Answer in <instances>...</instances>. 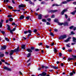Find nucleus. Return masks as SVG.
Instances as JSON below:
<instances>
[{
    "label": "nucleus",
    "instance_id": "1",
    "mask_svg": "<svg viewBox=\"0 0 76 76\" xmlns=\"http://www.w3.org/2000/svg\"><path fill=\"white\" fill-rule=\"evenodd\" d=\"M67 37V36L66 35L61 36L58 38L59 39H64Z\"/></svg>",
    "mask_w": 76,
    "mask_h": 76
},
{
    "label": "nucleus",
    "instance_id": "2",
    "mask_svg": "<svg viewBox=\"0 0 76 76\" xmlns=\"http://www.w3.org/2000/svg\"><path fill=\"white\" fill-rule=\"evenodd\" d=\"M72 41L74 43H72V45H73L75 44H76V38H75V37H73L72 38Z\"/></svg>",
    "mask_w": 76,
    "mask_h": 76
},
{
    "label": "nucleus",
    "instance_id": "3",
    "mask_svg": "<svg viewBox=\"0 0 76 76\" xmlns=\"http://www.w3.org/2000/svg\"><path fill=\"white\" fill-rule=\"evenodd\" d=\"M28 33H29L30 34H31L32 33V31L30 30H28V31H25L24 32V34H28Z\"/></svg>",
    "mask_w": 76,
    "mask_h": 76
},
{
    "label": "nucleus",
    "instance_id": "4",
    "mask_svg": "<svg viewBox=\"0 0 76 76\" xmlns=\"http://www.w3.org/2000/svg\"><path fill=\"white\" fill-rule=\"evenodd\" d=\"M20 50L19 49V46H18L17 48H15V49L14 50V52H19V51H20Z\"/></svg>",
    "mask_w": 76,
    "mask_h": 76
},
{
    "label": "nucleus",
    "instance_id": "5",
    "mask_svg": "<svg viewBox=\"0 0 76 76\" xmlns=\"http://www.w3.org/2000/svg\"><path fill=\"white\" fill-rule=\"evenodd\" d=\"M67 12V9H64L61 12V15H63L64 14V12Z\"/></svg>",
    "mask_w": 76,
    "mask_h": 76
},
{
    "label": "nucleus",
    "instance_id": "6",
    "mask_svg": "<svg viewBox=\"0 0 76 76\" xmlns=\"http://www.w3.org/2000/svg\"><path fill=\"white\" fill-rule=\"evenodd\" d=\"M4 69L5 70H8V71H11V69L7 67V66H4Z\"/></svg>",
    "mask_w": 76,
    "mask_h": 76
},
{
    "label": "nucleus",
    "instance_id": "7",
    "mask_svg": "<svg viewBox=\"0 0 76 76\" xmlns=\"http://www.w3.org/2000/svg\"><path fill=\"white\" fill-rule=\"evenodd\" d=\"M47 75V73L45 72H43L42 74H39V75L42 76H45Z\"/></svg>",
    "mask_w": 76,
    "mask_h": 76
},
{
    "label": "nucleus",
    "instance_id": "8",
    "mask_svg": "<svg viewBox=\"0 0 76 76\" xmlns=\"http://www.w3.org/2000/svg\"><path fill=\"white\" fill-rule=\"evenodd\" d=\"M14 52H15L14 51V50H11L10 52V56H12V54H13V53H14Z\"/></svg>",
    "mask_w": 76,
    "mask_h": 76
},
{
    "label": "nucleus",
    "instance_id": "9",
    "mask_svg": "<svg viewBox=\"0 0 76 76\" xmlns=\"http://www.w3.org/2000/svg\"><path fill=\"white\" fill-rule=\"evenodd\" d=\"M6 48V46L4 45L3 46H1V50H5Z\"/></svg>",
    "mask_w": 76,
    "mask_h": 76
},
{
    "label": "nucleus",
    "instance_id": "10",
    "mask_svg": "<svg viewBox=\"0 0 76 76\" xmlns=\"http://www.w3.org/2000/svg\"><path fill=\"white\" fill-rule=\"evenodd\" d=\"M25 5L23 4H21V5H19V8L20 9V7H25Z\"/></svg>",
    "mask_w": 76,
    "mask_h": 76
},
{
    "label": "nucleus",
    "instance_id": "11",
    "mask_svg": "<svg viewBox=\"0 0 76 76\" xmlns=\"http://www.w3.org/2000/svg\"><path fill=\"white\" fill-rule=\"evenodd\" d=\"M58 12L57 10H51L50 11V12H51V13H55V12Z\"/></svg>",
    "mask_w": 76,
    "mask_h": 76
},
{
    "label": "nucleus",
    "instance_id": "12",
    "mask_svg": "<svg viewBox=\"0 0 76 76\" xmlns=\"http://www.w3.org/2000/svg\"><path fill=\"white\" fill-rule=\"evenodd\" d=\"M51 67L52 68H53L54 69H58V66H51Z\"/></svg>",
    "mask_w": 76,
    "mask_h": 76
},
{
    "label": "nucleus",
    "instance_id": "13",
    "mask_svg": "<svg viewBox=\"0 0 76 76\" xmlns=\"http://www.w3.org/2000/svg\"><path fill=\"white\" fill-rule=\"evenodd\" d=\"M25 46H26L25 45H21V48H22V49H25Z\"/></svg>",
    "mask_w": 76,
    "mask_h": 76
},
{
    "label": "nucleus",
    "instance_id": "14",
    "mask_svg": "<svg viewBox=\"0 0 76 76\" xmlns=\"http://www.w3.org/2000/svg\"><path fill=\"white\" fill-rule=\"evenodd\" d=\"M38 19H42V15L39 14L38 16Z\"/></svg>",
    "mask_w": 76,
    "mask_h": 76
},
{
    "label": "nucleus",
    "instance_id": "15",
    "mask_svg": "<svg viewBox=\"0 0 76 76\" xmlns=\"http://www.w3.org/2000/svg\"><path fill=\"white\" fill-rule=\"evenodd\" d=\"M27 51H28V52H29V53H32V50L29 48L27 49Z\"/></svg>",
    "mask_w": 76,
    "mask_h": 76
},
{
    "label": "nucleus",
    "instance_id": "16",
    "mask_svg": "<svg viewBox=\"0 0 76 76\" xmlns=\"http://www.w3.org/2000/svg\"><path fill=\"white\" fill-rule=\"evenodd\" d=\"M24 18H25V17L23 15H21L20 17V19H23Z\"/></svg>",
    "mask_w": 76,
    "mask_h": 76
},
{
    "label": "nucleus",
    "instance_id": "17",
    "mask_svg": "<svg viewBox=\"0 0 76 76\" xmlns=\"http://www.w3.org/2000/svg\"><path fill=\"white\" fill-rule=\"evenodd\" d=\"M68 23H69L65 22L64 23V26H68Z\"/></svg>",
    "mask_w": 76,
    "mask_h": 76
},
{
    "label": "nucleus",
    "instance_id": "18",
    "mask_svg": "<svg viewBox=\"0 0 76 76\" xmlns=\"http://www.w3.org/2000/svg\"><path fill=\"white\" fill-rule=\"evenodd\" d=\"M73 60V58H68V61H70V60Z\"/></svg>",
    "mask_w": 76,
    "mask_h": 76
},
{
    "label": "nucleus",
    "instance_id": "19",
    "mask_svg": "<svg viewBox=\"0 0 76 76\" xmlns=\"http://www.w3.org/2000/svg\"><path fill=\"white\" fill-rule=\"evenodd\" d=\"M58 25H60L61 26V25H64V23H60L58 22Z\"/></svg>",
    "mask_w": 76,
    "mask_h": 76
},
{
    "label": "nucleus",
    "instance_id": "20",
    "mask_svg": "<svg viewBox=\"0 0 76 76\" xmlns=\"http://www.w3.org/2000/svg\"><path fill=\"white\" fill-rule=\"evenodd\" d=\"M70 13L71 14H72V15H75V13H76V12L74 11L73 12H71Z\"/></svg>",
    "mask_w": 76,
    "mask_h": 76
},
{
    "label": "nucleus",
    "instance_id": "21",
    "mask_svg": "<svg viewBox=\"0 0 76 76\" xmlns=\"http://www.w3.org/2000/svg\"><path fill=\"white\" fill-rule=\"evenodd\" d=\"M7 26L8 27V29L10 31V27L9 25H7Z\"/></svg>",
    "mask_w": 76,
    "mask_h": 76
},
{
    "label": "nucleus",
    "instance_id": "22",
    "mask_svg": "<svg viewBox=\"0 0 76 76\" xmlns=\"http://www.w3.org/2000/svg\"><path fill=\"white\" fill-rule=\"evenodd\" d=\"M12 11H14V12H20V10H13Z\"/></svg>",
    "mask_w": 76,
    "mask_h": 76
},
{
    "label": "nucleus",
    "instance_id": "23",
    "mask_svg": "<svg viewBox=\"0 0 76 76\" xmlns=\"http://www.w3.org/2000/svg\"><path fill=\"white\" fill-rule=\"evenodd\" d=\"M13 20V19L12 18H10L9 19V20L10 21V22H12Z\"/></svg>",
    "mask_w": 76,
    "mask_h": 76
},
{
    "label": "nucleus",
    "instance_id": "24",
    "mask_svg": "<svg viewBox=\"0 0 76 76\" xmlns=\"http://www.w3.org/2000/svg\"><path fill=\"white\" fill-rule=\"evenodd\" d=\"M53 51L54 52H55V53H57V49H56V48H54Z\"/></svg>",
    "mask_w": 76,
    "mask_h": 76
},
{
    "label": "nucleus",
    "instance_id": "25",
    "mask_svg": "<svg viewBox=\"0 0 76 76\" xmlns=\"http://www.w3.org/2000/svg\"><path fill=\"white\" fill-rule=\"evenodd\" d=\"M54 21L55 22H56L57 23H58V20L57 19H55L54 20Z\"/></svg>",
    "mask_w": 76,
    "mask_h": 76
},
{
    "label": "nucleus",
    "instance_id": "26",
    "mask_svg": "<svg viewBox=\"0 0 76 76\" xmlns=\"http://www.w3.org/2000/svg\"><path fill=\"white\" fill-rule=\"evenodd\" d=\"M4 56V54H1L0 53V57H2Z\"/></svg>",
    "mask_w": 76,
    "mask_h": 76
},
{
    "label": "nucleus",
    "instance_id": "27",
    "mask_svg": "<svg viewBox=\"0 0 76 76\" xmlns=\"http://www.w3.org/2000/svg\"><path fill=\"white\" fill-rule=\"evenodd\" d=\"M67 1H64L62 2V4H67Z\"/></svg>",
    "mask_w": 76,
    "mask_h": 76
},
{
    "label": "nucleus",
    "instance_id": "28",
    "mask_svg": "<svg viewBox=\"0 0 76 76\" xmlns=\"http://www.w3.org/2000/svg\"><path fill=\"white\" fill-rule=\"evenodd\" d=\"M42 22H47V20H45V19H43L42 20Z\"/></svg>",
    "mask_w": 76,
    "mask_h": 76
},
{
    "label": "nucleus",
    "instance_id": "29",
    "mask_svg": "<svg viewBox=\"0 0 76 76\" xmlns=\"http://www.w3.org/2000/svg\"><path fill=\"white\" fill-rule=\"evenodd\" d=\"M10 31L11 34H13V30H10Z\"/></svg>",
    "mask_w": 76,
    "mask_h": 76
},
{
    "label": "nucleus",
    "instance_id": "30",
    "mask_svg": "<svg viewBox=\"0 0 76 76\" xmlns=\"http://www.w3.org/2000/svg\"><path fill=\"white\" fill-rule=\"evenodd\" d=\"M73 28H74V26H72L69 27V29H72Z\"/></svg>",
    "mask_w": 76,
    "mask_h": 76
},
{
    "label": "nucleus",
    "instance_id": "31",
    "mask_svg": "<svg viewBox=\"0 0 76 76\" xmlns=\"http://www.w3.org/2000/svg\"><path fill=\"white\" fill-rule=\"evenodd\" d=\"M5 39L6 41H9V39L7 37H5Z\"/></svg>",
    "mask_w": 76,
    "mask_h": 76
},
{
    "label": "nucleus",
    "instance_id": "32",
    "mask_svg": "<svg viewBox=\"0 0 76 76\" xmlns=\"http://www.w3.org/2000/svg\"><path fill=\"white\" fill-rule=\"evenodd\" d=\"M50 35H51V36H53V37H54V34L52 33V32H50Z\"/></svg>",
    "mask_w": 76,
    "mask_h": 76
},
{
    "label": "nucleus",
    "instance_id": "33",
    "mask_svg": "<svg viewBox=\"0 0 76 76\" xmlns=\"http://www.w3.org/2000/svg\"><path fill=\"white\" fill-rule=\"evenodd\" d=\"M65 16L66 19H67V18H68V16L67 15V14H65Z\"/></svg>",
    "mask_w": 76,
    "mask_h": 76
},
{
    "label": "nucleus",
    "instance_id": "34",
    "mask_svg": "<svg viewBox=\"0 0 76 76\" xmlns=\"http://www.w3.org/2000/svg\"><path fill=\"white\" fill-rule=\"evenodd\" d=\"M8 7L9 8V9H13V7H12L11 6H8Z\"/></svg>",
    "mask_w": 76,
    "mask_h": 76
},
{
    "label": "nucleus",
    "instance_id": "35",
    "mask_svg": "<svg viewBox=\"0 0 76 76\" xmlns=\"http://www.w3.org/2000/svg\"><path fill=\"white\" fill-rule=\"evenodd\" d=\"M72 50H73L72 49H69L68 50V51L69 52H72Z\"/></svg>",
    "mask_w": 76,
    "mask_h": 76
},
{
    "label": "nucleus",
    "instance_id": "36",
    "mask_svg": "<svg viewBox=\"0 0 76 76\" xmlns=\"http://www.w3.org/2000/svg\"><path fill=\"white\" fill-rule=\"evenodd\" d=\"M71 35H75V34L74 33V32H73V31H71Z\"/></svg>",
    "mask_w": 76,
    "mask_h": 76
},
{
    "label": "nucleus",
    "instance_id": "37",
    "mask_svg": "<svg viewBox=\"0 0 76 76\" xmlns=\"http://www.w3.org/2000/svg\"><path fill=\"white\" fill-rule=\"evenodd\" d=\"M1 33H2V34H3V35H4V34H5V32H4V31H1Z\"/></svg>",
    "mask_w": 76,
    "mask_h": 76
},
{
    "label": "nucleus",
    "instance_id": "38",
    "mask_svg": "<svg viewBox=\"0 0 76 76\" xmlns=\"http://www.w3.org/2000/svg\"><path fill=\"white\" fill-rule=\"evenodd\" d=\"M31 56V53H28V56H27V57H29Z\"/></svg>",
    "mask_w": 76,
    "mask_h": 76
},
{
    "label": "nucleus",
    "instance_id": "39",
    "mask_svg": "<svg viewBox=\"0 0 76 76\" xmlns=\"http://www.w3.org/2000/svg\"><path fill=\"white\" fill-rule=\"evenodd\" d=\"M2 24H3L2 23L0 22V28H1L2 27Z\"/></svg>",
    "mask_w": 76,
    "mask_h": 76
},
{
    "label": "nucleus",
    "instance_id": "40",
    "mask_svg": "<svg viewBox=\"0 0 76 76\" xmlns=\"http://www.w3.org/2000/svg\"><path fill=\"white\" fill-rule=\"evenodd\" d=\"M47 20H48V21L50 22V21H51V18H47Z\"/></svg>",
    "mask_w": 76,
    "mask_h": 76
},
{
    "label": "nucleus",
    "instance_id": "41",
    "mask_svg": "<svg viewBox=\"0 0 76 76\" xmlns=\"http://www.w3.org/2000/svg\"><path fill=\"white\" fill-rule=\"evenodd\" d=\"M31 49L32 50H33L35 49V48H34V47H31Z\"/></svg>",
    "mask_w": 76,
    "mask_h": 76
},
{
    "label": "nucleus",
    "instance_id": "42",
    "mask_svg": "<svg viewBox=\"0 0 76 76\" xmlns=\"http://www.w3.org/2000/svg\"><path fill=\"white\" fill-rule=\"evenodd\" d=\"M69 75H70V76H73V72H70L69 73Z\"/></svg>",
    "mask_w": 76,
    "mask_h": 76
},
{
    "label": "nucleus",
    "instance_id": "43",
    "mask_svg": "<svg viewBox=\"0 0 76 76\" xmlns=\"http://www.w3.org/2000/svg\"><path fill=\"white\" fill-rule=\"evenodd\" d=\"M29 18H30V16H27L26 17V19H28V20H29Z\"/></svg>",
    "mask_w": 76,
    "mask_h": 76
},
{
    "label": "nucleus",
    "instance_id": "44",
    "mask_svg": "<svg viewBox=\"0 0 76 76\" xmlns=\"http://www.w3.org/2000/svg\"><path fill=\"white\" fill-rule=\"evenodd\" d=\"M59 57H61V56H62V54H61V53H59Z\"/></svg>",
    "mask_w": 76,
    "mask_h": 76
},
{
    "label": "nucleus",
    "instance_id": "45",
    "mask_svg": "<svg viewBox=\"0 0 76 76\" xmlns=\"http://www.w3.org/2000/svg\"><path fill=\"white\" fill-rule=\"evenodd\" d=\"M46 47L47 48H50V46H48V45H46Z\"/></svg>",
    "mask_w": 76,
    "mask_h": 76
},
{
    "label": "nucleus",
    "instance_id": "46",
    "mask_svg": "<svg viewBox=\"0 0 76 76\" xmlns=\"http://www.w3.org/2000/svg\"><path fill=\"white\" fill-rule=\"evenodd\" d=\"M1 61H2V62H3L4 63H5V60H3V59H1Z\"/></svg>",
    "mask_w": 76,
    "mask_h": 76
},
{
    "label": "nucleus",
    "instance_id": "47",
    "mask_svg": "<svg viewBox=\"0 0 76 76\" xmlns=\"http://www.w3.org/2000/svg\"><path fill=\"white\" fill-rule=\"evenodd\" d=\"M70 39H71V37H69L67 39L68 40V41H69V40H70Z\"/></svg>",
    "mask_w": 76,
    "mask_h": 76
},
{
    "label": "nucleus",
    "instance_id": "48",
    "mask_svg": "<svg viewBox=\"0 0 76 76\" xmlns=\"http://www.w3.org/2000/svg\"><path fill=\"white\" fill-rule=\"evenodd\" d=\"M35 51H39V50L38 49H36L35 50Z\"/></svg>",
    "mask_w": 76,
    "mask_h": 76
},
{
    "label": "nucleus",
    "instance_id": "49",
    "mask_svg": "<svg viewBox=\"0 0 76 76\" xmlns=\"http://www.w3.org/2000/svg\"><path fill=\"white\" fill-rule=\"evenodd\" d=\"M12 25H16V24H15V23H12Z\"/></svg>",
    "mask_w": 76,
    "mask_h": 76
},
{
    "label": "nucleus",
    "instance_id": "50",
    "mask_svg": "<svg viewBox=\"0 0 76 76\" xmlns=\"http://www.w3.org/2000/svg\"><path fill=\"white\" fill-rule=\"evenodd\" d=\"M31 36V34H29L28 35V36L27 38H29V36Z\"/></svg>",
    "mask_w": 76,
    "mask_h": 76
},
{
    "label": "nucleus",
    "instance_id": "51",
    "mask_svg": "<svg viewBox=\"0 0 76 76\" xmlns=\"http://www.w3.org/2000/svg\"><path fill=\"white\" fill-rule=\"evenodd\" d=\"M72 56L73 57H74V58H76V55L75 56V55H72Z\"/></svg>",
    "mask_w": 76,
    "mask_h": 76
},
{
    "label": "nucleus",
    "instance_id": "52",
    "mask_svg": "<svg viewBox=\"0 0 76 76\" xmlns=\"http://www.w3.org/2000/svg\"><path fill=\"white\" fill-rule=\"evenodd\" d=\"M54 31H55V32H57V31H58V30L57 29H56V28L55 29Z\"/></svg>",
    "mask_w": 76,
    "mask_h": 76
},
{
    "label": "nucleus",
    "instance_id": "53",
    "mask_svg": "<svg viewBox=\"0 0 76 76\" xmlns=\"http://www.w3.org/2000/svg\"><path fill=\"white\" fill-rule=\"evenodd\" d=\"M19 73L20 74V75H22V73L20 71L19 72Z\"/></svg>",
    "mask_w": 76,
    "mask_h": 76
},
{
    "label": "nucleus",
    "instance_id": "54",
    "mask_svg": "<svg viewBox=\"0 0 76 76\" xmlns=\"http://www.w3.org/2000/svg\"><path fill=\"white\" fill-rule=\"evenodd\" d=\"M5 64H7V65H10V64H8L7 62H5Z\"/></svg>",
    "mask_w": 76,
    "mask_h": 76
},
{
    "label": "nucleus",
    "instance_id": "55",
    "mask_svg": "<svg viewBox=\"0 0 76 76\" xmlns=\"http://www.w3.org/2000/svg\"><path fill=\"white\" fill-rule=\"evenodd\" d=\"M13 31H15V30H16V28H13L12 30Z\"/></svg>",
    "mask_w": 76,
    "mask_h": 76
},
{
    "label": "nucleus",
    "instance_id": "56",
    "mask_svg": "<svg viewBox=\"0 0 76 76\" xmlns=\"http://www.w3.org/2000/svg\"><path fill=\"white\" fill-rule=\"evenodd\" d=\"M46 24H47V25H50V23H49V22H47L46 23Z\"/></svg>",
    "mask_w": 76,
    "mask_h": 76
},
{
    "label": "nucleus",
    "instance_id": "57",
    "mask_svg": "<svg viewBox=\"0 0 76 76\" xmlns=\"http://www.w3.org/2000/svg\"><path fill=\"white\" fill-rule=\"evenodd\" d=\"M66 45L67 46V47H70V46H69V45L67 44Z\"/></svg>",
    "mask_w": 76,
    "mask_h": 76
},
{
    "label": "nucleus",
    "instance_id": "58",
    "mask_svg": "<svg viewBox=\"0 0 76 76\" xmlns=\"http://www.w3.org/2000/svg\"><path fill=\"white\" fill-rule=\"evenodd\" d=\"M3 21H4V20L1 19V23H3Z\"/></svg>",
    "mask_w": 76,
    "mask_h": 76
},
{
    "label": "nucleus",
    "instance_id": "59",
    "mask_svg": "<svg viewBox=\"0 0 76 76\" xmlns=\"http://www.w3.org/2000/svg\"><path fill=\"white\" fill-rule=\"evenodd\" d=\"M12 17V15H8V18H10L11 17Z\"/></svg>",
    "mask_w": 76,
    "mask_h": 76
},
{
    "label": "nucleus",
    "instance_id": "60",
    "mask_svg": "<svg viewBox=\"0 0 76 76\" xmlns=\"http://www.w3.org/2000/svg\"><path fill=\"white\" fill-rule=\"evenodd\" d=\"M37 31V29H35L34 30V32H36Z\"/></svg>",
    "mask_w": 76,
    "mask_h": 76
},
{
    "label": "nucleus",
    "instance_id": "61",
    "mask_svg": "<svg viewBox=\"0 0 76 76\" xmlns=\"http://www.w3.org/2000/svg\"><path fill=\"white\" fill-rule=\"evenodd\" d=\"M48 67L45 66V69H48Z\"/></svg>",
    "mask_w": 76,
    "mask_h": 76
},
{
    "label": "nucleus",
    "instance_id": "62",
    "mask_svg": "<svg viewBox=\"0 0 76 76\" xmlns=\"http://www.w3.org/2000/svg\"><path fill=\"white\" fill-rule=\"evenodd\" d=\"M65 42H68V41H68V40L67 39L66 40L64 41Z\"/></svg>",
    "mask_w": 76,
    "mask_h": 76
},
{
    "label": "nucleus",
    "instance_id": "63",
    "mask_svg": "<svg viewBox=\"0 0 76 76\" xmlns=\"http://www.w3.org/2000/svg\"><path fill=\"white\" fill-rule=\"evenodd\" d=\"M76 29V27H74L73 28L74 31H75Z\"/></svg>",
    "mask_w": 76,
    "mask_h": 76
},
{
    "label": "nucleus",
    "instance_id": "64",
    "mask_svg": "<svg viewBox=\"0 0 76 76\" xmlns=\"http://www.w3.org/2000/svg\"><path fill=\"white\" fill-rule=\"evenodd\" d=\"M73 4H75V5H76V1L74 2L73 3Z\"/></svg>",
    "mask_w": 76,
    "mask_h": 76
}]
</instances>
